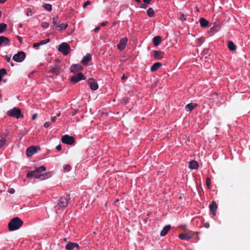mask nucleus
Returning <instances> with one entry per match:
<instances>
[{
  "mask_svg": "<svg viewBox=\"0 0 250 250\" xmlns=\"http://www.w3.org/2000/svg\"><path fill=\"white\" fill-rule=\"evenodd\" d=\"M45 170V167L42 166L36 168L34 170L28 172L26 174V176L28 178H32L34 177L42 180H45L51 176V173L50 172L44 173L43 174L41 173V172H44Z\"/></svg>",
  "mask_w": 250,
  "mask_h": 250,
  "instance_id": "1",
  "label": "nucleus"
},
{
  "mask_svg": "<svg viewBox=\"0 0 250 250\" xmlns=\"http://www.w3.org/2000/svg\"><path fill=\"white\" fill-rule=\"evenodd\" d=\"M23 221L19 217H14L8 223V228L10 231H14L20 229L22 225Z\"/></svg>",
  "mask_w": 250,
  "mask_h": 250,
  "instance_id": "2",
  "label": "nucleus"
},
{
  "mask_svg": "<svg viewBox=\"0 0 250 250\" xmlns=\"http://www.w3.org/2000/svg\"><path fill=\"white\" fill-rule=\"evenodd\" d=\"M70 200V197L68 195L65 194L62 196L58 204L56 206V211L58 209H62L65 208L68 204V201Z\"/></svg>",
  "mask_w": 250,
  "mask_h": 250,
  "instance_id": "3",
  "label": "nucleus"
},
{
  "mask_svg": "<svg viewBox=\"0 0 250 250\" xmlns=\"http://www.w3.org/2000/svg\"><path fill=\"white\" fill-rule=\"evenodd\" d=\"M58 50L64 55H66L70 52V47L68 43L62 42L59 45Z\"/></svg>",
  "mask_w": 250,
  "mask_h": 250,
  "instance_id": "4",
  "label": "nucleus"
},
{
  "mask_svg": "<svg viewBox=\"0 0 250 250\" xmlns=\"http://www.w3.org/2000/svg\"><path fill=\"white\" fill-rule=\"evenodd\" d=\"M7 114L10 116L16 117L17 119L23 117V115L21 113L20 108L16 107H14L8 111Z\"/></svg>",
  "mask_w": 250,
  "mask_h": 250,
  "instance_id": "5",
  "label": "nucleus"
},
{
  "mask_svg": "<svg viewBox=\"0 0 250 250\" xmlns=\"http://www.w3.org/2000/svg\"><path fill=\"white\" fill-rule=\"evenodd\" d=\"M53 23L56 28L60 30H64L68 26L67 23H60V22H58L57 18L55 17L53 18Z\"/></svg>",
  "mask_w": 250,
  "mask_h": 250,
  "instance_id": "6",
  "label": "nucleus"
},
{
  "mask_svg": "<svg viewBox=\"0 0 250 250\" xmlns=\"http://www.w3.org/2000/svg\"><path fill=\"white\" fill-rule=\"evenodd\" d=\"M40 150L41 148L39 146H31L27 149L26 155L28 157H31Z\"/></svg>",
  "mask_w": 250,
  "mask_h": 250,
  "instance_id": "7",
  "label": "nucleus"
},
{
  "mask_svg": "<svg viewBox=\"0 0 250 250\" xmlns=\"http://www.w3.org/2000/svg\"><path fill=\"white\" fill-rule=\"evenodd\" d=\"M25 58V54L23 51L19 52L13 56V59L16 62H22Z\"/></svg>",
  "mask_w": 250,
  "mask_h": 250,
  "instance_id": "8",
  "label": "nucleus"
},
{
  "mask_svg": "<svg viewBox=\"0 0 250 250\" xmlns=\"http://www.w3.org/2000/svg\"><path fill=\"white\" fill-rule=\"evenodd\" d=\"M62 142L67 145H72L74 142V138L72 136L65 135L62 138Z\"/></svg>",
  "mask_w": 250,
  "mask_h": 250,
  "instance_id": "9",
  "label": "nucleus"
},
{
  "mask_svg": "<svg viewBox=\"0 0 250 250\" xmlns=\"http://www.w3.org/2000/svg\"><path fill=\"white\" fill-rule=\"evenodd\" d=\"M85 77L83 73H79L76 76L71 77L70 81L73 83H76L80 80H85Z\"/></svg>",
  "mask_w": 250,
  "mask_h": 250,
  "instance_id": "10",
  "label": "nucleus"
},
{
  "mask_svg": "<svg viewBox=\"0 0 250 250\" xmlns=\"http://www.w3.org/2000/svg\"><path fill=\"white\" fill-rule=\"evenodd\" d=\"M127 38L126 37H125L120 40L119 43L117 45V48L120 51H123L125 49L127 44Z\"/></svg>",
  "mask_w": 250,
  "mask_h": 250,
  "instance_id": "11",
  "label": "nucleus"
},
{
  "mask_svg": "<svg viewBox=\"0 0 250 250\" xmlns=\"http://www.w3.org/2000/svg\"><path fill=\"white\" fill-rule=\"evenodd\" d=\"M88 83L90 88L93 90H96L98 88V85L97 82L92 78L88 80Z\"/></svg>",
  "mask_w": 250,
  "mask_h": 250,
  "instance_id": "12",
  "label": "nucleus"
},
{
  "mask_svg": "<svg viewBox=\"0 0 250 250\" xmlns=\"http://www.w3.org/2000/svg\"><path fill=\"white\" fill-rule=\"evenodd\" d=\"M209 208L210 211H211L213 215L215 216L216 215V209L217 208L216 202L214 201H212L211 204L209 205Z\"/></svg>",
  "mask_w": 250,
  "mask_h": 250,
  "instance_id": "13",
  "label": "nucleus"
},
{
  "mask_svg": "<svg viewBox=\"0 0 250 250\" xmlns=\"http://www.w3.org/2000/svg\"><path fill=\"white\" fill-rule=\"evenodd\" d=\"M75 248H76L77 249H78L79 245L77 243L69 242L66 245L65 247V249L67 250H72Z\"/></svg>",
  "mask_w": 250,
  "mask_h": 250,
  "instance_id": "14",
  "label": "nucleus"
},
{
  "mask_svg": "<svg viewBox=\"0 0 250 250\" xmlns=\"http://www.w3.org/2000/svg\"><path fill=\"white\" fill-rule=\"evenodd\" d=\"M83 67L80 64H74L70 67L71 71L73 73L76 72L77 71L82 70Z\"/></svg>",
  "mask_w": 250,
  "mask_h": 250,
  "instance_id": "15",
  "label": "nucleus"
},
{
  "mask_svg": "<svg viewBox=\"0 0 250 250\" xmlns=\"http://www.w3.org/2000/svg\"><path fill=\"white\" fill-rule=\"evenodd\" d=\"M164 55V52H162L160 50H155L154 51V57L157 60L161 59Z\"/></svg>",
  "mask_w": 250,
  "mask_h": 250,
  "instance_id": "16",
  "label": "nucleus"
},
{
  "mask_svg": "<svg viewBox=\"0 0 250 250\" xmlns=\"http://www.w3.org/2000/svg\"><path fill=\"white\" fill-rule=\"evenodd\" d=\"M91 60V55L90 54H87L86 56L83 58L82 61V63H83L84 65H86Z\"/></svg>",
  "mask_w": 250,
  "mask_h": 250,
  "instance_id": "17",
  "label": "nucleus"
},
{
  "mask_svg": "<svg viewBox=\"0 0 250 250\" xmlns=\"http://www.w3.org/2000/svg\"><path fill=\"white\" fill-rule=\"evenodd\" d=\"M197 106V104L195 103H190L188 104L185 107V110L187 111H191L194 108H196Z\"/></svg>",
  "mask_w": 250,
  "mask_h": 250,
  "instance_id": "18",
  "label": "nucleus"
},
{
  "mask_svg": "<svg viewBox=\"0 0 250 250\" xmlns=\"http://www.w3.org/2000/svg\"><path fill=\"white\" fill-rule=\"evenodd\" d=\"M171 228V226L169 225L166 226L162 231H161L160 235L161 236H165L168 232V231L170 230Z\"/></svg>",
  "mask_w": 250,
  "mask_h": 250,
  "instance_id": "19",
  "label": "nucleus"
},
{
  "mask_svg": "<svg viewBox=\"0 0 250 250\" xmlns=\"http://www.w3.org/2000/svg\"><path fill=\"white\" fill-rule=\"evenodd\" d=\"M9 40L7 37L4 36L0 37V45H6L9 43Z\"/></svg>",
  "mask_w": 250,
  "mask_h": 250,
  "instance_id": "20",
  "label": "nucleus"
},
{
  "mask_svg": "<svg viewBox=\"0 0 250 250\" xmlns=\"http://www.w3.org/2000/svg\"><path fill=\"white\" fill-rule=\"evenodd\" d=\"M179 238L182 240H188L191 238V236L188 233H181L179 235Z\"/></svg>",
  "mask_w": 250,
  "mask_h": 250,
  "instance_id": "21",
  "label": "nucleus"
},
{
  "mask_svg": "<svg viewBox=\"0 0 250 250\" xmlns=\"http://www.w3.org/2000/svg\"><path fill=\"white\" fill-rule=\"evenodd\" d=\"M199 22L201 27H207L208 24V21L203 18H201L199 19Z\"/></svg>",
  "mask_w": 250,
  "mask_h": 250,
  "instance_id": "22",
  "label": "nucleus"
},
{
  "mask_svg": "<svg viewBox=\"0 0 250 250\" xmlns=\"http://www.w3.org/2000/svg\"><path fill=\"white\" fill-rule=\"evenodd\" d=\"M198 167V164L195 161H191L189 162V168L191 169H197Z\"/></svg>",
  "mask_w": 250,
  "mask_h": 250,
  "instance_id": "23",
  "label": "nucleus"
},
{
  "mask_svg": "<svg viewBox=\"0 0 250 250\" xmlns=\"http://www.w3.org/2000/svg\"><path fill=\"white\" fill-rule=\"evenodd\" d=\"M161 42V39L160 36H155L154 38H153V43L154 45L158 46V45L160 44Z\"/></svg>",
  "mask_w": 250,
  "mask_h": 250,
  "instance_id": "24",
  "label": "nucleus"
},
{
  "mask_svg": "<svg viewBox=\"0 0 250 250\" xmlns=\"http://www.w3.org/2000/svg\"><path fill=\"white\" fill-rule=\"evenodd\" d=\"M61 67L59 65H55L52 67L50 70L51 73H54L56 75H58L60 72Z\"/></svg>",
  "mask_w": 250,
  "mask_h": 250,
  "instance_id": "25",
  "label": "nucleus"
},
{
  "mask_svg": "<svg viewBox=\"0 0 250 250\" xmlns=\"http://www.w3.org/2000/svg\"><path fill=\"white\" fill-rule=\"evenodd\" d=\"M161 66L162 64L160 62H156L151 66L150 70L152 72H154L156 71Z\"/></svg>",
  "mask_w": 250,
  "mask_h": 250,
  "instance_id": "26",
  "label": "nucleus"
},
{
  "mask_svg": "<svg viewBox=\"0 0 250 250\" xmlns=\"http://www.w3.org/2000/svg\"><path fill=\"white\" fill-rule=\"evenodd\" d=\"M228 46L229 49L231 51H234L236 49V46L233 42L231 41L228 42Z\"/></svg>",
  "mask_w": 250,
  "mask_h": 250,
  "instance_id": "27",
  "label": "nucleus"
},
{
  "mask_svg": "<svg viewBox=\"0 0 250 250\" xmlns=\"http://www.w3.org/2000/svg\"><path fill=\"white\" fill-rule=\"evenodd\" d=\"M71 169V167L70 165H64L63 166V171L64 172H69Z\"/></svg>",
  "mask_w": 250,
  "mask_h": 250,
  "instance_id": "28",
  "label": "nucleus"
},
{
  "mask_svg": "<svg viewBox=\"0 0 250 250\" xmlns=\"http://www.w3.org/2000/svg\"><path fill=\"white\" fill-rule=\"evenodd\" d=\"M7 74L6 70L4 68L0 69V82L1 81L2 77Z\"/></svg>",
  "mask_w": 250,
  "mask_h": 250,
  "instance_id": "29",
  "label": "nucleus"
},
{
  "mask_svg": "<svg viewBox=\"0 0 250 250\" xmlns=\"http://www.w3.org/2000/svg\"><path fill=\"white\" fill-rule=\"evenodd\" d=\"M147 14L149 17H153L154 16V11L152 8H149L147 10Z\"/></svg>",
  "mask_w": 250,
  "mask_h": 250,
  "instance_id": "30",
  "label": "nucleus"
},
{
  "mask_svg": "<svg viewBox=\"0 0 250 250\" xmlns=\"http://www.w3.org/2000/svg\"><path fill=\"white\" fill-rule=\"evenodd\" d=\"M7 27V25L5 23H1L0 24V33L3 32Z\"/></svg>",
  "mask_w": 250,
  "mask_h": 250,
  "instance_id": "31",
  "label": "nucleus"
},
{
  "mask_svg": "<svg viewBox=\"0 0 250 250\" xmlns=\"http://www.w3.org/2000/svg\"><path fill=\"white\" fill-rule=\"evenodd\" d=\"M44 8L48 11H50L52 10V5L50 4H45L43 5Z\"/></svg>",
  "mask_w": 250,
  "mask_h": 250,
  "instance_id": "32",
  "label": "nucleus"
},
{
  "mask_svg": "<svg viewBox=\"0 0 250 250\" xmlns=\"http://www.w3.org/2000/svg\"><path fill=\"white\" fill-rule=\"evenodd\" d=\"M179 19L182 21L186 20V18L185 16L183 13L181 12L179 13Z\"/></svg>",
  "mask_w": 250,
  "mask_h": 250,
  "instance_id": "33",
  "label": "nucleus"
},
{
  "mask_svg": "<svg viewBox=\"0 0 250 250\" xmlns=\"http://www.w3.org/2000/svg\"><path fill=\"white\" fill-rule=\"evenodd\" d=\"M6 143V139L5 138H2L0 140V148L2 147Z\"/></svg>",
  "mask_w": 250,
  "mask_h": 250,
  "instance_id": "34",
  "label": "nucleus"
},
{
  "mask_svg": "<svg viewBox=\"0 0 250 250\" xmlns=\"http://www.w3.org/2000/svg\"><path fill=\"white\" fill-rule=\"evenodd\" d=\"M49 41H50V40L49 39H47L42 40V41H41L40 42H39V45H42L45 44L47 43H48L49 42Z\"/></svg>",
  "mask_w": 250,
  "mask_h": 250,
  "instance_id": "35",
  "label": "nucleus"
},
{
  "mask_svg": "<svg viewBox=\"0 0 250 250\" xmlns=\"http://www.w3.org/2000/svg\"><path fill=\"white\" fill-rule=\"evenodd\" d=\"M206 185L208 188H210V179L208 177L206 178Z\"/></svg>",
  "mask_w": 250,
  "mask_h": 250,
  "instance_id": "36",
  "label": "nucleus"
},
{
  "mask_svg": "<svg viewBox=\"0 0 250 250\" xmlns=\"http://www.w3.org/2000/svg\"><path fill=\"white\" fill-rule=\"evenodd\" d=\"M42 27L44 28H47L49 27V23L46 22H42Z\"/></svg>",
  "mask_w": 250,
  "mask_h": 250,
  "instance_id": "37",
  "label": "nucleus"
},
{
  "mask_svg": "<svg viewBox=\"0 0 250 250\" xmlns=\"http://www.w3.org/2000/svg\"><path fill=\"white\" fill-rule=\"evenodd\" d=\"M91 4V1L89 0H87L85 2L83 5V8H85L87 5H90Z\"/></svg>",
  "mask_w": 250,
  "mask_h": 250,
  "instance_id": "38",
  "label": "nucleus"
},
{
  "mask_svg": "<svg viewBox=\"0 0 250 250\" xmlns=\"http://www.w3.org/2000/svg\"><path fill=\"white\" fill-rule=\"evenodd\" d=\"M51 125V123L50 122H45L44 125H43V126L44 127H48L50 125Z\"/></svg>",
  "mask_w": 250,
  "mask_h": 250,
  "instance_id": "39",
  "label": "nucleus"
},
{
  "mask_svg": "<svg viewBox=\"0 0 250 250\" xmlns=\"http://www.w3.org/2000/svg\"><path fill=\"white\" fill-rule=\"evenodd\" d=\"M5 59L7 62H10L11 61V57H9L8 56H6L5 57Z\"/></svg>",
  "mask_w": 250,
  "mask_h": 250,
  "instance_id": "40",
  "label": "nucleus"
},
{
  "mask_svg": "<svg viewBox=\"0 0 250 250\" xmlns=\"http://www.w3.org/2000/svg\"><path fill=\"white\" fill-rule=\"evenodd\" d=\"M40 46V45H39V42H38V43H34L33 44V47H34V48H37V47H39Z\"/></svg>",
  "mask_w": 250,
  "mask_h": 250,
  "instance_id": "41",
  "label": "nucleus"
},
{
  "mask_svg": "<svg viewBox=\"0 0 250 250\" xmlns=\"http://www.w3.org/2000/svg\"><path fill=\"white\" fill-rule=\"evenodd\" d=\"M61 148H62V146L61 145H59L58 146H56V149L58 150V151H60L61 150Z\"/></svg>",
  "mask_w": 250,
  "mask_h": 250,
  "instance_id": "42",
  "label": "nucleus"
},
{
  "mask_svg": "<svg viewBox=\"0 0 250 250\" xmlns=\"http://www.w3.org/2000/svg\"><path fill=\"white\" fill-rule=\"evenodd\" d=\"M56 116L52 117L51 118V120L52 122H54L56 120Z\"/></svg>",
  "mask_w": 250,
  "mask_h": 250,
  "instance_id": "43",
  "label": "nucleus"
},
{
  "mask_svg": "<svg viewBox=\"0 0 250 250\" xmlns=\"http://www.w3.org/2000/svg\"><path fill=\"white\" fill-rule=\"evenodd\" d=\"M204 227L206 228H208L209 227V224L208 223H206L204 224Z\"/></svg>",
  "mask_w": 250,
  "mask_h": 250,
  "instance_id": "44",
  "label": "nucleus"
},
{
  "mask_svg": "<svg viewBox=\"0 0 250 250\" xmlns=\"http://www.w3.org/2000/svg\"><path fill=\"white\" fill-rule=\"evenodd\" d=\"M37 117V113H35L32 116V119L35 120Z\"/></svg>",
  "mask_w": 250,
  "mask_h": 250,
  "instance_id": "45",
  "label": "nucleus"
},
{
  "mask_svg": "<svg viewBox=\"0 0 250 250\" xmlns=\"http://www.w3.org/2000/svg\"><path fill=\"white\" fill-rule=\"evenodd\" d=\"M9 192L11 193H14L15 192V190L13 188H11L9 190Z\"/></svg>",
  "mask_w": 250,
  "mask_h": 250,
  "instance_id": "46",
  "label": "nucleus"
},
{
  "mask_svg": "<svg viewBox=\"0 0 250 250\" xmlns=\"http://www.w3.org/2000/svg\"><path fill=\"white\" fill-rule=\"evenodd\" d=\"M151 0H143L145 3H149Z\"/></svg>",
  "mask_w": 250,
  "mask_h": 250,
  "instance_id": "47",
  "label": "nucleus"
},
{
  "mask_svg": "<svg viewBox=\"0 0 250 250\" xmlns=\"http://www.w3.org/2000/svg\"><path fill=\"white\" fill-rule=\"evenodd\" d=\"M107 24V22H103L102 23H101V26H105V25H106Z\"/></svg>",
  "mask_w": 250,
  "mask_h": 250,
  "instance_id": "48",
  "label": "nucleus"
},
{
  "mask_svg": "<svg viewBox=\"0 0 250 250\" xmlns=\"http://www.w3.org/2000/svg\"><path fill=\"white\" fill-rule=\"evenodd\" d=\"M126 78H127V76H125V74H124V75H123V76H122V79L123 80H125V79H126Z\"/></svg>",
  "mask_w": 250,
  "mask_h": 250,
  "instance_id": "49",
  "label": "nucleus"
},
{
  "mask_svg": "<svg viewBox=\"0 0 250 250\" xmlns=\"http://www.w3.org/2000/svg\"><path fill=\"white\" fill-rule=\"evenodd\" d=\"M100 29V27H97L96 28H95V31L96 32H97Z\"/></svg>",
  "mask_w": 250,
  "mask_h": 250,
  "instance_id": "50",
  "label": "nucleus"
},
{
  "mask_svg": "<svg viewBox=\"0 0 250 250\" xmlns=\"http://www.w3.org/2000/svg\"><path fill=\"white\" fill-rule=\"evenodd\" d=\"M202 42V38H199V39H198V42L199 43H200V42Z\"/></svg>",
  "mask_w": 250,
  "mask_h": 250,
  "instance_id": "51",
  "label": "nucleus"
},
{
  "mask_svg": "<svg viewBox=\"0 0 250 250\" xmlns=\"http://www.w3.org/2000/svg\"><path fill=\"white\" fill-rule=\"evenodd\" d=\"M18 39L19 41H20V42L21 43V42H22V41H21V37H18Z\"/></svg>",
  "mask_w": 250,
  "mask_h": 250,
  "instance_id": "52",
  "label": "nucleus"
},
{
  "mask_svg": "<svg viewBox=\"0 0 250 250\" xmlns=\"http://www.w3.org/2000/svg\"><path fill=\"white\" fill-rule=\"evenodd\" d=\"M6 0H0V3H4Z\"/></svg>",
  "mask_w": 250,
  "mask_h": 250,
  "instance_id": "53",
  "label": "nucleus"
},
{
  "mask_svg": "<svg viewBox=\"0 0 250 250\" xmlns=\"http://www.w3.org/2000/svg\"><path fill=\"white\" fill-rule=\"evenodd\" d=\"M9 62L10 63V65H11V66H12V67H13V66H14V63H13V62Z\"/></svg>",
  "mask_w": 250,
  "mask_h": 250,
  "instance_id": "54",
  "label": "nucleus"
},
{
  "mask_svg": "<svg viewBox=\"0 0 250 250\" xmlns=\"http://www.w3.org/2000/svg\"><path fill=\"white\" fill-rule=\"evenodd\" d=\"M61 115V113L59 112L57 114V116L59 117Z\"/></svg>",
  "mask_w": 250,
  "mask_h": 250,
  "instance_id": "55",
  "label": "nucleus"
},
{
  "mask_svg": "<svg viewBox=\"0 0 250 250\" xmlns=\"http://www.w3.org/2000/svg\"><path fill=\"white\" fill-rule=\"evenodd\" d=\"M216 26H217V25H215L214 24V26H213V28L215 27Z\"/></svg>",
  "mask_w": 250,
  "mask_h": 250,
  "instance_id": "56",
  "label": "nucleus"
},
{
  "mask_svg": "<svg viewBox=\"0 0 250 250\" xmlns=\"http://www.w3.org/2000/svg\"><path fill=\"white\" fill-rule=\"evenodd\" d=\"M137 1H139V0H136Z\"/></svg>",
  "mask_w": 250,
  "mask_h": 250,
  "instance_id": "57",
  "label": "nucleus"
}]
</instances>
